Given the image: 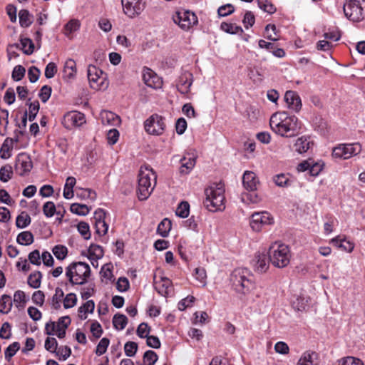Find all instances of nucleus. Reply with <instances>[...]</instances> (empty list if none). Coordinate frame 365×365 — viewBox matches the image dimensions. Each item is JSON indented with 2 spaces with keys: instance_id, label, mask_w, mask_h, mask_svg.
Listing matches in <instances>:
<instances>
[{
  "instance_id": "aec40b11",
  "label": "nucleus",
  "mask_w": 365,
  "mask_h": 365,
  "mask_svg": "<svg viewBox=\"0 0 365 365\" xmlns=\"http://www.w3.org/2000/svg\"><path fill=\"white\" fill-rule=\"evenodd\" d=\"M143 78L145 83L149 87L157 88L159 86L158 77L150 68H146L144 69Z\"/></svg>"
},
{
  "instance_id": "39448f33",
  "label": "nucleus",
  "mask_w": 365,
  "mask_h": 365,
  "mask_svg": "<svg viewBox=\"0 0 365 365\" xmlns=\"http://www.w3.org/2000/svg\"><path fill=\"white\" fill-rule=\"evenodd\" d=\"M291 253L289 248L284 244L272 245L269 251L270 262L277 268H284L290 262Z\"/></svg>"
},
{
  "instance_id": "052dcab7",
  "label": "nucleus",
  "mask_w": 365,
  "mask_h": 365,
  "mask_svg": "<svg viewBox=\"0 0 365 365\" xmlns=\"http://www.w3.org/2000/svg\"><path fill=\"white\" fill-rule=\"evenodd\" d=\"M273 180L276 185L279 187H287L289 185V178L283 173L274 175Z\"/></svg>"
},
{
  "instance_id": "6e6d98bb",
  "label": "nucleus",
  "mask_w": 365,
  "mask_h": 365,
  "mask_svg": "<svg viewBox=\"0 0 365 365\" xmlns=\"http://www.w3.org/2000/svg\"><path fill=\"white\" fill-rule=\"evenodd\" d=\"M259 7L268 14H274L276 11L275 6L268 0H257Z\"/></svg>"
},
{
  "instance_id": "a211bd4d",
  "label": "nucleus",
  "mask_w": 365,
  "mask_h": 365,
  "mask_svg": "<svg viewBox=\"0 0 365 365\" xmlns=\"http://www.w3.org/2000/svg\"><path fill=\"white\" fill-rule=\"evenodd\" d=\"M192 83V75L190 73L180 76L179 83L177 86L178 91L182 94H186L189 92L190 88Z\"/></svg>"
},
{
  "instance_id": "f03ea898",
  "label": "nucleus",
  "mask_w": 365,
  "mask_h": 365,
  "mask_svg": "<svg viewBox=\"0 0 365 365\" xmlns=\"http://www.w3.org/2000/svg\"><path fill=\"white\" fill-rule=\"evenodd\" d=\"M91 273L90 266L86 262H72L66 267V275L72 285H83L88 281Z\"/></svg>"
},
{
  "instance_id": "5701e85b",
  "label": "nucleus",
  "mask_w": 365,
  "mask_h": 365,
  "mask_svg": "<svg viewBox=\"0 0 365 365\" xmlns=\"http://www.w3.org/2000/svg\"><path fill=\"white\" fill-rule=\"evenodd\" d=\"M311 144L313 145V143L308 140V138L302 136L299 138L294 143V150L298 153L302 154L310 148Z\"/></svg>"
},
{
  "instance_id": "a878e982",
  "label": "nucleus",
  "mask_w": 365,
  "mask_h": 365,
  "mask_svg": "<svg viewBox=\"0 0 365 365\" xmlns=\"http://www.w3.org/2000/svg\"><path fill=\"white\" fill-rule=\"evenodd\" d=\"M76 183V180L74 177H68L63 189V197L66 199H71L73 197V187Z\"/></svg>"
},
{
  "instance_id": "de8ad7c7",
  "label": "nucleus",
  "mask_w": 365,
  "mask_h": 365,
  "mask_svg": "<svg viewBox=\"0 0 365 365\" xmlns=\"http://www.w3.org/2000/svg\"><path fill=\"white\" fill-rule=\"evenodd\" d=\"M52 252L58 259L63 260L67 256L68 249L64 245H58L53 248Z\"/></svg>"
},
{
  "instance_id": "6e6552de",
  "label": "nucleus",
  "mask_w": 365,
  "mask_h": 365,
  "mask_svg": "<svg viewBox=\"0 0 365 365\" xmlns=\"http://www.w3.org/2000/svg\"><path fill=\"white\" fill-rule=\"evenodd\" d=\"M144 128L148 133L160 135L165 129V118L158 114H153L144 122Z\"/></svg>"
},
{
  "instance_id": "c03bdc74",
  "label": "nucleus",
  "mask_w": 365,
  "mask_h": 365,
  "mask_svg": "<svg viewBox=\"0 0 365 365\" xmlns=\"http://www.w3.org/2000/svg\"><path fill=\"white\" fill-rule=\"evenodd\" d=\"M20 349V344L17 341L11 344L4 351L5 359L10 361L11 358Z\"/></svg>"
},
{
  "instance_id": "9b49d317",
  "label": "nucleus",
  "mask_w": 365,
  "mask_h": 365,
  "mask_svg": "<svg viewBox=\"0 0 365 365\" xmlns=\"http://www.w3.org/2000/svg\"><path fill=\"white\" fill-rule=\"evenodd\" d=\"M274 223V219L267 212H255L252 215L250 226L255 232H259L264 225H269Z\"/></svg>"
},
{
  "instance_id": "4d7b16f0",
  "label": "nucleus",
  "mask_w": 365,
  "mask_h": 365,
  "mask_svg": "<svg viewBox=\"0 0 365 365\" xmlns=\"http://www.w3.org/2000/svg\"><path fill=\"white\" fill-rule=\"evenodd\" d=\"M110 340L108 338H103L98 344L95 353L97 356H101L106 353L108 346H109Z\"/></svg>"
},
{
  "instance_id": "c85d7f7f",
  "label": "nucleus",
  "mask_w": 365,
  "mask_h": 365,
  "mask_svg": "<svg viewBox=\"0 0 365 365\" xmlns=\"http://www.w3.org/2000/svg\"><path fill=\"white\" fill-rule=\"evenodd\" d=\"M42 273L40 271H35L31 273L27 279L28 284L34 288H39L41 283Z\"/></svg>"
},
{
  "instance_id": "864d4df0",
  "label": "nucleus",
  "mask_w": 365,
  "mask_h": 365,
  "mask_svg": "<svg viewBox=\"0 0 365 365\" xmlns=\"http://www.w3.org/2000/svg\"><path fill=\"white\" fill-rule=\"evenodd\" d=\"M25 73V68L21 65H17L13 69L11 78L14 81H19L24 77Z\"/></svg>"
},
{
  "instance_id": "69168bd1",
  "label": "nucleus",
  "mask_w": 365,
  "mask_h": 365,
  "mask_svg": "<svg viewBox=\"0 0 365 365\" xmlns=\"http://www.w3.org/2000/svg\"><path fill=\"white\" fill-rule=\"evenodd\" d=\"M52 88L51 86L45 85L43 86L38 93V97L41 98L43 103H46L51 97Z\"/></svg>"
},
{
  "instance_id": "473e14b6",
  "label": "nucleus",
  "mask_w": 365,
  "mask_h": 365,
  "mask_svg": "<svg viewBox=\"0 0 365 365\" xmlns=\"http://www.w3.org/2000/svg\"><path fill=\"white\" fill-rule=\"evenodd\" d=\"M128 318L125 315L117 313L113 316V325L117 330H123L128 324Z\"/></svg>"
},
{
  "instance_id": "4c0bfd02",
  "label": "nucleus",
  "mask_w": 365,
  "mask_h": 365,
  "mask_svg": "<svg viewBox=\"0 0 365 365\" xmlns=\"http://www.w3.org/2000/svg\"><path fill=\"white\" fill-rule=\"evenodd\" d=\"M12 307V302L10 296L4 294L0 299V312L8 314Z\"/></svg>"
},
{
  "instance_id": "c9c22d12",
  "label": "nucleus",
  "mask_w": 365,
  "mask_h": 365,
  "mask_svg": "<svg viewBox=\"0 0 365 365\" xmlns=\"http://www.w3.org/2000/svg\"><path fill=\"white\" fill-rule=\"evenodd\" d=\"M64 293L62 289L56 287L55 289V294L52 297L51 302V305L53 309L58 310L61 308V302Z\"/></svg>"
},
{
  "instance_id": "9d476101",
  "label": "nucleus",
  "mask_w": 365,
  "mask_h": 365,
  "mask_svg": "<svg viewBox=\"0 0 365 365\" xmlns=\"http://www.w3.org/2000/svg\"><path fill=\"white\" fill-rule=\"evenodd\" d=\"M33 168V162L31 156L26 153L18 154L16 158L14 169L20 176H24L30 173Z\"/></svg>"
},
{
  "instance_id": "423d86ee",
  "label": "nucleus",
  "mask_w": 365,
  "mask_h": 365,
  "mask_svg": "<svg viewBox=\"0 0 365 365\" xmlns=\"http://www.w3.org/2000/svg\"><path fill=\"white\" fill-rule=\"evenodd\" d=\"M365 0H346L344 5L345 16L353 22H360L364 19Z\"/></svg>"
},
{
  "instance_id": "f8f14e48",
  "label": "nucleus",
  "mask_w": 365,
  "mask_h": 365,
  "mask_svg": "<svg viewBox=\"0 0 365 365\" xmlns=\"http://www.w3.org/2000/svg\"><path fill=\"white\" fill-rule=\"evenodd\" d=\"M86 123L83 113L78 111H71L66 113L62 119L63 125L68 130L73 127H79Z\"/></svg>"
},
{
  "instance_id": "f3484780",
  "label": "nucleus",
  "mask_w": 365,
  "mask_h": 365,
  "mask_svg": "<svg viewBox=\"0 0 365 365\" xmlns=\"http://www.w3.org/2000/svg\"><path fill=\"white\" fill-rule=\"evenodd\" d=\"M284 101L289 108L299 112L302 108V101L299 96L294 91H287L284 94Z\"/></svg>"
},
{
  "instance_id": "393cba45",
  "label": "nucleus",
  "mask_w": 365,
  "mask_h": 365,
  "mask_svg": "<svg viewBox=\"0 0 365 365\" xmlns=\"http://www.w3.org/2000/svg\"><path fill=\"white\" fill-rule=\"evenodd\" d=\"M26 104V106H29V113L27 115V118L29 121L32 122L35 120L38 113V110L40 109V103L37 100L31 102V98H29Z\"/></svg>"
},
{
  "instance_id": "1a4fd4ad",
  "label": "nucleus",
  "mask_w": 365,
  "mask_h": 365,
  "mask_svg": "<svg viewBox=\"0 0 365 365\" xmlns=\"http://www.w3.org/2000/svg\"><path fill=\"white\" fill-rule=\"evenodd\" d=\"M173 19L183 30H187L197 23L196 15L190 11H177L173 16Z\"/></svg>"
},
{
  "instance_id": "774afa93",
  "label": "nucleus",
  "mask_w": 365,
  "mask_h": 365,
  "mask_svg": "<svg viewBox=\"0 0 365 365\" xmlns=\"http://www.w3.org/2000/svg\"><path fill=\"white\" fill-rule=\"evenodd\" d=\"M339 365H364V363L358 358L347 356L339 360Z\"/></svg>"
},
{
  "instance_id": "b1692460",
  "label": "nucleus",
  "mask_w": 365,
  "mask_h": 365,
  "mask_svg": "<svg viewBox=\"0 0 365 365\" xmlns=\"http://www.w3.org/2000/svg\"><path fill=\"white\" fill-rule=\"evenodd\" d=\"M33 18L27 9H21L19 12V24L23 28L29 27L33 23Z\"/></svg>"
},
{
  "instance_id": "412c9836",
  "label": "nucleus",
  "mask_w": 365,
  "mask_h": 365,
  "mask_svg": "<svg viewBox=\"0 0 365 365\" xmlns=\"http://www.w3.org/2000/svg\"><path fill=\"white\" fill-rule=\"evenodd\" d=\"M256 262L255 264V269L259 273L265 272L269 268L270 260L269 256L266 255H258L255 257Z\"/></svg>"
},
{
  "instance_id": "2eb2a0df",
  "label": "nucleus",
  "mask_w": 365,
  "mask_h": 365,
  "mask_svg": "<svg viewBox=\"0 0 365 365\" xmlns=\"http://www.w3.org/2000/svg\"><path fill=\"white\" fill-rule=\"evenodd\" d=\"M106 215V211L101 208L97 209L94 212L96 233L99 236L106 235L108 230V225L105 222Z\"/></svg>"
},
{
  "instance_id": "e2e57ef3",
  "label": "nucleus",
  "mask_w": 365,
  "mask_h": 365,
  "mask_svg": "<svg viewBox=\"0 0 365 365\" xmlns=\"http://www.w3.org/2000/svg\"><path fill=\"white\" fill-rule=\"evenodd\" d=\"M112 269L113 264L111 263L105 264L102 266L100 274L102 277L111 280L113 277Z\"/></svg>"
},
{
  "instance_id": "20e7f679",
  "label": "nucleus",
  "mask_w": 365,
  "mask_h": 365,
  "mask_svg": "<svg viewBox=\"0 0 365 365\" xmlns=\"http://www.w3.org/2000/svg\"><path fill=\"white\" fill-rule=\"evenodd\" d=\"M225 190L222 185L213 183L212 185L205 190L206 198L204 201V205L209 211L215 212L221 210V207L224 205Z\"/></svg>"
},
{
  "instance_id": "6ab92c4d",
  "label": "nucleus",
  "mask_w": 365,
  "mask_h": 365,
  "mask_svg": "<svg viewBox=\"0 0 365 365\" xmlns=\"http://www.w3.org/2000/svg\"><path fill=\"white\" fill-rule=\"evenodd\" d=\"M101 121L103 124L118 126L120 124L121 120L119 115L111 111H103L101 113Z\"/></svg>"
},
{
  "instance_id": "8fccbe9b",
  "label": "nucleus",
  "mask_w": 365,
  "mask_h": 365,
  "mask_svg": "<svg viewBox=\"0 0 365 365\" xmlns=\"http://www.w3.org/2000/svg\"><path fill=\"white\" fill-rule=\"evenodd\" d=\"M319 354L312 351H305L300 359L310 365H317L315 361L318 359Z\"/></svg>"
},
{
  "instance_id": "7ed1b4c3",
  "label": "nucleus",
  "mask_w": 365,
  "mask_h": 365,
  "mask_svg": "<svg viewBox=\"0 0 365 365\" xmlns=\"http://www.w3.org/2000/svg\"><path fill=\"white\" fill-rule=\"evenodd\" d=\"M156 174L153 169L140 170L138 173V185L137 190L139 200H145L151 194L156 184Z\"/></svg>"
},
{
  "instance_id": "0eeeda50",
  "label": "nucleus",
  "mask_w": 365,
  "mask_h": 365,
  "mask_svg": "<svg viewBox=\"0 0 365 365\" xmlns=\"http://www.w3.org/2000/svg\"><path fill=\"white\" fill-rule=\"evenodd\" d=\"M246 274V270L235 269L230 279L235 290L243 294L250 292L255 287L254 283L247 277Z\"/></svg>"
},
{
  "instance_id": "603ef678",
  "label": "nucleus",
  "mask_w": 365,
  "mask_h": 365,
  "mask_svg": "<svg viewBox=\"0 0 365 365\" xmlns=\"http://www.w3.org/2000/svg\"><path fill=\"white\" fill-rule=\"evenodd\" d=\"M80 22L78 20L72 19L69 21L65 26H64V30H65V35L69 36L73 32L77 31L80 28Z\"/></svg>"
},
{
  "instance_id": "09e8293b",
  "label": "nucleus",
  "mask_w": 365,
  "mask_h": 365,
  "mask_svg": "<svg viewBox=\"0 0 365 365\" xmlns=\"http://www.w3.org/2000/svg\"><path fill=\"white\" fill-rule=\"evenodd\" d=\"M45 349L51 353H55L56 355L59 354V351H56L58 347V342L55 338L47 337L45 341Z\"/></svg>"
},
{
  "instance_id": "37998d69",
  "label": "nucleus",
  "mask_w": 365,
  "mask_h": 365,
  "mask_svg": "<svg viewBox=\"0 0 365 365\" xmlns=\"http://www.w3.org/2000/svg\"><path fill=\"white\" fill-rule=\"evenodd\" d=\"M64 74L68 78L74 77L76 73V62L73 59H68L66 61L63 68Z\"/></svg>"
},
{
  "instance_id": "a19ab883",
  "label": "nucleus",
  "mask_w": 365,
  "mask_h": 365,
  "mask_svg": "<svg viewBox=\"0 0 365 365\" xmlns=\"http://www.w3.org/2000/svg\"><path fill=\"white\" fill-rule=\"evenodd\" d=\"M13 168L9 164H6L0 168V180L6 182L13 177Z\"/></svg>"
},
{
  "instance_id": "bb28decb",
  "label": "nucleus",
  "mask_w": 365,
  "mask_h": 365,
  "mask_svg": "<svg viewBox=\"0 0 365 365\" xmlns=\"http://www.w3.org/2000/svg\"><path fill=\"white\" fill-rule=\"evenodd\" d=\"M172 227V222L168 218H164L158 225L157 233L163 237L168 236Z\"/></svg>"
},
{
  "instance_id": "79ce46f5",
  "label": "nucleus",
  "mask_w": 365,
  "mask_h": 365,
  "mask_svg": "<svg viewBox=\"0 0 365 365\" xmlns=\"http://www.w3.org/2000/svg\"><path fill=\"white\" fill-rule=\"evenodd\" d=\"M70 210L78 215L86 216L88 214L90 208L84 204L73 203L70 207Z\"/></svg>"
},
{
  "instance_id": "4468645a",
  "label": "nucleus",
  "mask_w": 365,
  "mask_h": 365,
  "mask_svg": "<svg viewBox=\"0 0 365 365\" xmlns=\"http://www.w3.org/2000/svg\"><path fill=\"white\" fill-rule=\"evenodd\" d=\"M103 74V71L97 68L96 66H88L87 69V75L91 87L92 88L96 90H99L101 88L103 82V81L99 82V81L101 80V75Z\"/></svg>"
},
{
  "instance_id": "58836bf2",
  "label": "nucleus",
  "mask_w": 365,
  "mask_h": 365,
  "mask_svg": "<svg viewBox=\"0 0 365 365\" xmlns=\"http://www.w3.org/2000/svg\"><path fill=\"white\" fill-rule=\"evenodd\" d=\"M220 29L223 31H225L227 34H236L238 33H240V34L243 33V29H242L241 26H237L235 24H232V23L222 22L220 25Z\"/></svg>"
},
{
  "instance_id": "ddd939ff",
  "label": "nucleus",
  "mask_w": 365,
  "mask_h": 365,
  "mask_svg": "<svg viewBox=\"0 0 365 365\" xmlns=\"http://www.w3.org/2000/svg\"><path fill=\"white\" fill-rule=\"evenodd\" d=\"M124 12L129 17L140 14L145 9V3L142 0H121Z\"/></svg>"
},
{
  "instance_id": "338daca9",
  "label": "nucleus",
  "mask_w": 365,
  "mask_h": 365,
  "mask_svg": "<svg viewBox=\"0 0 365 365\" xmlns=\"http://www.w3.org/2000/svg\"><path fill=\"white\" fill-rule=\"evenodd\" d=\"M235 11V7L231 4H227L220 6L217 9V14L220 16H227Z\"/></svg>"
},
{
  "instance_id": "0e129e2a",
  "label": "nucleus",
  "mask_w": 365,
  "mask_h": 365,
  "mask_svg": "<svg viewBox=\"0 0 365 365\" xmlns=\"http://www.w3.org/2000/svg\"><path fill=\"white\" fill-rule=\"evenodd\" d=\"M43 212L47 217H51L56 213V205L51 201L46 202L43 206Z\"/></svg>"
},
{
  "instance_id": "4be33fe9",
  "label": "nucleus",
  "mask_w": 365,
  "mask_h": 365,
  "mask_svg": "<svg viewBox=\"0 0 365 365\" xmlns=\"http://www.w3.org/2000/svg\"><path fill=\"white\" fill-rule=\"evenodd\" d=\"M69 320H71L69 316H64L58 319L57 325H56V323L53 322L47 323L45 327L46 334L47 335H53L56 327H63V324L66 322H69Z\"/></svg>"
},
{
  "instance_id": "bf43d9fd",
  "label": "nucleus",
  "mask_w": 365,
  "mask_h": 365,
  "mask_svg": "<svg viewBox=\"0 0 365 365\" xmlns=\"http://www.w3.org/2000/svg\"><path fill=\"white\" fill-rule=\"evenodd\" d=\"M162 282L163 284L161 287L160 288L155 287V289L160 294L167 297L169 294V288L170 287L172 282L166 277H163Z\"/></svg>"
},
{
  "instance_id": "c756f323",
  "label": "nucleus",
  "mask_w": 365,
  "mask_h": 365,
  "mask_svg": "<svg viewBox=\"0 0 365 365\" xmlns=\"http://www.w3.org/2000/svg\"><path fill=\"white\" fill-rule=\"evenodd\" d=\"M88 258L90 259H95L96 261L103 257L104 252L101 246L96 244H91L88 247Z\"/></svg>"
},
{
  "instance_id": "f704fd0d",
  "label": "nucleus",
  "mask_w": 365,
  "mask_h": 365,
  "mask_svg": "<svg viewBox=\"0 0 365 365\" xmlns=\"http://www.w3.org/2000/svg\"><path fill=\"white\" fill-rule=\"evenodd\" d=\"M345 159H349L353 155L359 154L361 148L359 143L344 145Z\"/></svg>"
},
{
  "instance_id": "a18cd8bd",
  "label": "nucleus",
  "mask_w": 365,
  "mask_h": 365,
  "mask_svg": "<svg viewBox=\"0 0 365 365\" xmlns=\"http://www.w3.org/2000/svg\"><path fill=\"white\" fill-rule=\"evenodd\" d=\"M190 212V204L187 201H182L178 206L176 215L181 218L188 217Z\"/></svg>"
},
{
  "instance_id": "cd10ccee",
  "label": "nucleus",
  "mask_w": 365,
  "mask_h": 365,
  "mask_svg": "<svg viewBox=\"0 0 365 365\" xmlns=\"http://www.w3.org/2000/svg\"><path fill=\"white\" fill-rule=\"evenodd\" d=\"M331 243L348 252H351L354 247L353 243L349 241H346L344 239H341L339 236L333 238Z\"/></svg>"
},
{
  "instance_id": "49530a36",
  "label": "nucleus",
  "mask_w": 365,
  "mask_h": 365,
  "mask_svg": "<svg viewBox=\"0 0 365 365\" xmlns=\"http://www.w3.org/2000/svg\"><path fill=\"white\" fill-rule=\"evenodd\" d=\"M158 359V356L154 351L148 350L143 354V362L145 365H155Z\"/></svg>"
},
{
  "instance_id": "ea45409f",
  "label": "nucleus",
  "mask_w": 365,
  "mask_h": 365,
  "mask_svg": "<svg viewBox=\"0 0 365 365\" xmlns=\"http://www.w3.org/2000/svg\"><path fill=\"white\" fill-rule=\"evenodd\" d=\"M31 219L30 216L24 211L21 212L16 219V225L18 228H25L30 225Z\"/></svg>"
},
{
  "instance_id": "7c9ffc66",
  "label": "nucleus",
  "mask_w": 365,
  "mask_h": 365,
  "mask_svg": "<svg viewBox=\"0 0 365 365\" xmlns=\"http://www.w3.org/2000/svg\"><path fill=\"white\" fill-rule=\"evenodd\" d=\"M180 173L181 174H188L195 165V158H189L187 159L185 157H183L180 160Z\"/></svg>"
},
{
  "instance_id": "13d9d810",
  "label": "nucleus",
  "mask_w": 365,
  "mask_h": 365,
  "mask_svg": "<svg viewBox=\"0 0 365 365\" xmlns=\"http://www.w3.org/2000/svg\"><path fill=\"white\" fill-rule=\"evenodd\" d=\"M76 303L77 297L74 293L67 294L63 299V307L65 309L72 308L76 306Z\"/></svg>"
},
{
  "instance_id": "680f3d73",
  "label": "nucleus",
  "mask_w": 365,
  "mask_h": 365,
  "mask_svg": "<svg viewBox=\"0 0 365 365\" xmlns=\"http://www.w3.org/2000/svg\"><path fill=\"white\" fill-rule=\"evenodd\" d=\"M151 331L150 327L145 322H142L139 324L136 333L137 335L142 339L146 338Z\"/></svg>"
},
{
  "instance_id": "3c124183",
  "label": "nucleus",
  "mask_w": 365,
  "mask_h": 365,
  "mask_svg": "<svg viewBox=\"0 0 365 365\" xmlns=\"http://www.w3.org/2000/svg\"><path fill=\"white\" fill-rule=\"evenodd\" d=\"M77 229L81 236L86 240L91 237L89 225L86 222H80L77 225Z\"/></svg>"
},
{
  "instance_id": "5fc2aeb1",
  "label": "nucleus",
  "mask_w": 365,
  "mask_h": 365,
  "mask_svg": "<svg viewBox=\"0 0 365 365\" xmlns=\"http://www.w3.org/2000/svg\"><path fill=\"white\" fill-rule=\"evenodd\" d=\"M138 345L134 341H128L124 345V351L127 356H134L138 351Z\"/></svg>"
},
{
  "instance_id": "2f4dec72",
  "label": "nucleus",
  "mask_w": 365,
  "mask_h": 365,
  "mask_svg": "<svg viewBox=\"0 0 365 365\" xmlns=\"http://www.w3.org/2000/svg\"><path fill=\"white\" fill-rule=\"evenodd\" d=\"M34 235L30 231L21 232L16 237V242L21 245H30L34 242Z\"/></svg>"
},
{
  "instance_id": "e433bc0d",
  "label": "nucleus",
  "mask_w": 365,
  "mask_h": 365,
  "mask_svg": "<svg viewBox=\"0 0 365 365\" xmlns=\"http://www.w3.org/2000/svg\"><path fill=\"white\" fill-rule=\"evenodd\" d=\"M21 49L26 55H31L34 51V43L29 38H20Z\"/></svg>"
},
{
  "instance_id": "72a5a7b5",
  "label": "nucleus",
  "mask_w": 365,
  "mask_h": 365,
  "mask_svg": "<svg viewBox=\"0 0 365 365\" xmlns=\"http://www.w3.org/2000/svg\"><path fill=\"white\" fill-rule=\"evenodd\" d=\"M11 138H6L0 148V156L2 159H8L11 157L12 150Z\"/></svg>"
},
{
  "instance_id": "f257e3e1",
  "label": "nucleus",
  "mask_w": 365,
  "mask_h": 365,
  "mask_svg": "<svg viewBox=\"0 0 365 365\" xmlns=\"http://www.w3.org/2000/svg\"><path fill=\"white\" fill-rule=\"evenodd\" d=\"M269 125L272 130L286 138L297 135L302 128V123L295 115L289 116L286 112L272 115Z\"/></svg>"
},
{
  "instance_id": "dca6fc26",
  "label": "nucleus",
  "mask_w": 365,
  "mask_h": 365,
  "mask_svg": "<svg viewBox=\"0 0 365 365\" xmlns=\"http://www.w3.org/2000/svg\"><path fill=\"white\" fill-rule=\"evenodd\" d=\"M242 184L247 191L255 192L257 190L259 181L254 172L247 170L242 176Z\"/></svg>"
}]
</instances>
